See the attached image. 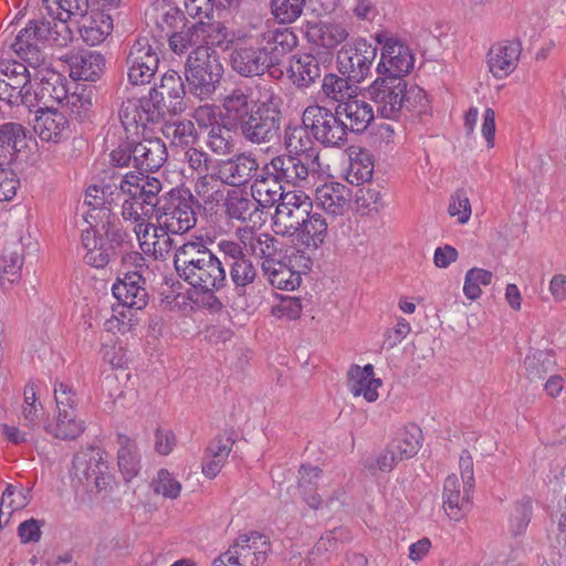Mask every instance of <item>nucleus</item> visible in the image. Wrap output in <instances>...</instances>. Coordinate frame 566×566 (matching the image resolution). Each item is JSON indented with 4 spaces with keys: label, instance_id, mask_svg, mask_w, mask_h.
Wrapping results in <instances>:
<instances>
[{
    "label": "nucleus",
    "instance_id": "53",
    "mask_svg": "<svg viewBox=\"0 0 566 566\" xmlns=\"http://www.w3.org/2000/svg\"><path fill=\"white\" fill-rule=\"evenodd\" d=\"M493 273L481 268H472L465 273L463 293L471 300H478L481 294V285H489L492 282Z\"/></svg>",
    "mask_w": 566,
    "mask_h": 566
},
{
    "label": "nucleus",
    "instance_id": "24",
    "mask_svg": "<svg viewBox=\"0 0 566 566\" xmlns=\"http://www.w3.org/2000/svg\"><path fill=\"white\" fill-rule=\"evenodd\" d=\"M283 145L289 155L306 159L311 164H319V149L310 127L303 123L289 124L284 128Z\"/></svg>",
    "mask_w": 566,
    "mask_h": 566
},
{
    "label": "nucleus",
    "instance_id": "8",
    "mask_svg": "<svg viewBox=\"0 0 566 566\" xmlns=\"http://www.w3.org/2000/svg\"><path fill=\"white\" fill-rule=\"evenodd\" d=\"M73 479L88 493L97 494L111 485L113 476L108 470L105 452L99 448H86L73 458Z\"/></svg>",
    "mask_w": 566,
    "mask_h": 566
},
{
    "label": "nucleus",
    "instance_id": "16",
    "mask_svg": "<svg viewBox=\"0 0 566 566\" xmlns=\"http://www.w3.org/2000/svg\"><path fill=\"white\" fill-rule=\"evenodd\" d=\"M406 81L399 76L377 77L367 90L370 101L376 104L384 118L397 119L403 113Z\"/></svg>",
    "mask_w": 566,
    "mask_h": 566
},
{
    "label": "nucleus",
    "instance_id": "56",
    "mask_svg": "<svg viewBox=\"0 0 566 566\" xmlns=\"http://www.w3.org/2000/svg\"><path fill=\"white\" fill-rule=\"evenodd\" d=\"M305 2L306 0H272V13L281 23H291L302 14Z\"/></svg>",
    "mask_w": 566,
    "mask_h": 566
},
{
    "label": "nucleus",
    "instance_id": "38",
    "mask_svg": "<svg viewBox=\"0 0 566 566\" xmlns=\"http://www.w3.org/2000/svg\"><path fill=\"white\" fill-rule=\"evenodd\" d=\"M293 84L298 88H307L322 76L319 61L313 54H301L290 66Z\"/></svg>",
    "mask_w": 566,
    "mask_h": 566
},
{
    "label": "nucleus",
    "instance_id": "40",
    "mask_svg": "<svg viewBox=\"0 0 566 566\" xmlns=\"http://www.w3.org/2000/svg\"><path fill=\"white\" fill-rule=\"evenodd\" d=\"M228 268L234 293L238 296L247 295L249 289L259 279L258 269L252 260L247 256L240 261H234V263L230 264Z\"/></svg>",
    "mask_w": 566,
    "mask_h": 566
},
{
    "label": "nucleus",
    "instance_id": "32",
    "mask_svg": "<svg viewBox=\"0 0 566 566\" xmlns=\"http://www.w3.org/2000/svg\"><path fill=\"white\" fill-rule=\"evenodd\" d=\"M306 38L316 46L333 50L348 38V31L344 25L335 22H308Z\"/></svg>",
    "mask_w": 566,
    "mask_h": 566
},
{
    "label": "nucleus",
    "instance_id": "39",
    "mask_svg": "<svg viewBox=\"0 0 566 566\" xmlns=\"http://www.w3.org/2000/svg\"><path fill=\"white\" fill-rule=\"evenodd\" d=\"M223 185L221 179L216 176L214 168L212 172L198 177L195 184V192L209 210H213L224 200Z\"/></svg>",
    "mask_w": 566,
    "mask_h": 566
},
{
    "label": "nucleus",
    "instance_id": "31",
    "mask_svg": "<svg viewBox=\"0 0 566 566\" xmlns=\"http://www.w3.org/2000/svg\"><path fill=\"white\" fill-rule=\"evenodd\" d=\"M460 486L455 474L449 475L443 485V509L446 514L454 521H460L465 515L474 492V489L468 491L467 484H463L462 490Z\"/></svg>",
    "mask_w": 566,
    "mask_h": 566
},
{
    "label": "nucleus",
    "instance_id": "60",
    "mask_svg": "<svg viewBox=\"0 0 566 566\" xmlns=\"http://www.w3.org/2000/svg\"><path fill=\"white\" fill-rule=\"evenodd\" d=\"M54 399L57 412H65L72 410L76 412L78 398L73 389V386L67 382H59L54 386Z\"/></svg>",
    "mask_w": 566,
    "mask_h": 566
},
{
    "label": "nucleus",
    "instance_id": "54",
    "mask_svg": "<svg viewBox=\"0 0 566 566\" xmlns=\"http://www.w3.org/2000/svg\"><path fill=\"white\" fill-rule=\"evenodd\" d=\"M281 181H275V178H262L255 180L254 186L252 187L253 193L255 192L259 197L265 195V199H261V206H273L282 201V198L286 196V192L283 191Z\"/></svg>",
    "mask_w": 566,
    "mask_h": 566
},
{
    "label": "nucleus",
    "instance_id": "21",
    "mask_svg": "<svg viewBox=\"0 0 566 566\" xmlns=\"http://www.w3.org/2000/svg\"><path fill=\"white\" fill-rule=\"evenodd\" d=\"M33 130L42 142L59 144L70 135L67 116L52 106L38 107L34 112Z\"/></svg>",
    "mask_w": 566,
    "mask_h": 566
},
{
    "label": "nucleus",
    "instance_id": "49",
    "mask_svg": "<svg viewBox=\"0 0 566 566\" xmlns=\"http://www.w3.org/2000/svg\"><path fill=\"white\" fill-rule=\"evenodd\" d=\"M120 195L140 199L145 203L146 211H157L161 203V198L151 196L148 189H145V184L138 181V175L133 172L126 174L120 180L118 196Z\"/></svg>",
    "mask_w": 566,
    "mask_h": 566
},
{
    "label": "nucleus",
    "instance_id": "1",
    "mask_svg": "<svg viewBox=\"0 0 566 566\" xmlns=\"http://www.w3.org/2000/svg\"><path fill=\"white\" fill-rule=\"evenodd\" d=\"M222 107L245 142L264 145L280 137L281 98L272 85L239 82L224 95Z\"/></svg>",
    "mask_w": 566,
    "mask_h": 566
},
{
    "label": "nucleus",
    "instance_id": "63",
    "mask_svg": "<svg viewBox=\"0 0 566 566\" xmlns=\"http://www.w3.org/2000/svg\"><path fill=\"white\" fill-rule=\"evenodd\" d=\"M153 485L155 493L163 494L165 497L169 499H177L181 491V484L175 480L166 469L158 471Z\"/></svg>",
    "mask_w": 566,
    "mask_h": 566
},
{
    "label": "nucleus",
    "instance_id": "37",
    "mask_svg": "<svg viewBox=\"0 0 566 566\" xmlns=\"http://www.w3.org/2000/svg\"><path fill=\"white\" fill-rule=\"evenodd\" d=\"M24 262L23 247L14 241L3 248L0 260V284L6 289V283L10 285L21 279V269Z\"/></svg>",
    "mask_w": 566,
    "mask_h": 566
},
{
    "label": "nucleus",
    "instance_id": "7",
    "mask_svg": "<svg viewBox=\"0 0 566 566\" xmlns=\"http://www.w3.org/2000/svg\"><path fill=\"white\" fill-rule=\"evenodd\" d=\"M196 200L187 189H171L161 197V203L156 211L160 232L182 234L195 228L197 213Z\"/></svg>",
    "mask_w": 566,
    "mask_h": 566
},
{
    "label": "nucleus",
    "instance_id": "29",
    "mask_svg": "<svg viewBox=\"0 0 566 566\" xmlns=\"http://www.w3.org/2000/svg\"><path fill=\"white\" fill-rule=\"evenodd\" d=\"M337 114L340 119L346 124L345 133L361 134L364 133L374 119L373 107L365 101L358 99L354 96L348 102L337 104Z\"/></svg>",
    "mask_w": 566,
    "mask_h": 566
},
{
    "label": "nucleus",
    "instance_id": "10",
    "mask_svg": "<svg viewBox=\"0 0 566 566\" xmlns=\"http://www.w3.org/2000/svg\"><path fill=\"white\" fill-rule=\"evenodd\" d=\"M158 41L149 34L138 35L126 55L127 76L133 85L149 83L159 65Z\"/></svg>",
    "mask_w": 566,
    "mask_h": 566
},
{
    "label": "nucleus",
    "instance_id": "4",
    "mask_svg": "<svg viewBox=\"0 0 566 566\" xmlns=\"http://www.w3.org/2000/svg\"><path fill=\"white\" fill-rule=\"evenodd\" d=\"M178 275L192 287L223 290L228 285L223 262L203 243L187 242L175 252Z\"/></svg>",
    "mask_w": 566,
    "mask_h": 566
},
{
    "label": "nucleus",
    "instance_id": "48",
    "mask_svg": "<svg viewBox=\"0 0 566 566\" xmlns=\"http://www.w3.org/2000/svg\"><path fill=\"white\" fill-rule=\"evenodd\" d=\"M261 199L244 196L240 192L232 191L226 198V212L231 219L247 221L251 219L252 214L259 211Z\"/></svg>",
    "mask_w": 566,
    "mask_h": 566
},
{
    "label": "nucleus",
    "instance_id": "11",
    "mask_svg": "<svg viewBox=\"0 0 566 566\" xmlns=\"http://www.w3.org/2000/svg\"><path fill=\"white\" fill-rule=\"evenodd\" d=\"M227 36V28L221 22L197 21L174 31L169 35V46L174 53L180 55L193 46L222 45Z\"/></svg>",
    "mask_w": 566,
    "mask_h": 566
},
{
    "label": "nucleus",
    "instance_id": "3",
    "mask_svg": "<svg viewBox=\"0 0 566 566\" xmlns=\"http://www.w3.org/2000/svg\"><path fill=\"white\" fill-rule=\"evenodd\" d=\"M93 212L91 219H86L88 227L81 233V247L85 251L83 261L92 268L104 269L130 245V239L115 213L105 210Z\"/></svg>",
    "mask_w": 566,
    "mask_h": 566
},
{
    "label": "nucleus",
    "instance_id": "23",
    "mask_svg": "<svg viewBox=\"0 0 566 566\" xmlns=\"http://www.w3.org/2000/svg\"><path fill=\"white\" fill-rule=\"evenodd\" d=\"M522 53L520 39L503 40L493 44L488 53V65L495 78L509 76L517 66Z\"/></svg>",
    "mask_w": 566,
    "mask_h": 566
},
{
    "label": "nucleus",
    "instance_id": "34",
    "mask_svg": "<svg viewBox=\"0 0 566 566\" xmlns=\"http://www.w3.org/2000/svg\"><path fill=\"white\" fill-rule=\"evenodd\" d=\"M381 386V380L375 378L374 367L368 364L364 367L353 365L348 370V388L355 396H363L366 401L374 402L378 399L377 389Z\"/></svg>",
    "mask_w": 566,
    "mask_h": 566
},
{
    "label": "nucleus",
    "instance_id": "19",
    "mask_svg": "<svg viewBox=\"0 0 566 566\" xmlns=\"http://www.w3.org/2000/svg\"><path fill=\"white\" fill-rule=\"evenodd\" d=\"M271 551L269 538L259 532L241 534L228 549L231 566H260Z\"/></svg>",
    "mask_w": 566,
    "mask_h": 566
},
{
    "label": "nucleus",
    "instance_id": "2",
    "mask_svg": "<svg viewBox=\"0 0 566 566\" xmlns=\"http://www.w3.org/2000/svg\"><path fill=\"white\" fill-rule=\"evenodd\" d=\"M297 45L289 28L266 29L249 41L238 43L230 53L231 69L242 77L262 76Z\"/></svg>",
    "mask_w": 566,
    "mask_h": 566
},
{
    "label": "nucleus",
    "instance_id": "13",
    "mask_svg": "<svg viewBox=\"0 0 566 566\" xmlns=\"http://www.w3.org/2000/svg\"><path fill=\"white\" fill-rule=\"evenodd\" d=\"M376 55V46L365 39H357L338 51L336 57L338 72L353 83H360L370 74Z\"/></svg>",
    "mask_w": 566,
    "mask_h": 566
},
{
    "label": "nucleus",
    "instance_id": "42",
    "mask_svg": "<svg viewBox=\"0 0 566 566\" xmlns=\"http://www.w3.org/2000/svg\"><path fill=\"white\" fill-rule=\"evenodd\" d=\"M117 443L119 446L117 451L118 468L124 479L128 482L138 474L140 469L137 447L135 441L122 433L117 434Z\"/></svg>",
    "mask_w": 566,
    "mask_h": 566
},
{
    "label": "nucleus",
    "instance_id": "15",
    "mask_svg": "<svg viewBox=\"0 0 566 566\" xmlns=\"http://www.w3.org/2000/svg\"><path fill=\"white\" fill-rule=\"evenodd\" d=\"M29 111L35 107H49L52 103L61 104L69 97V81L62 73L49 66H34Z\"/></svg>",
    "mask_w": 566,
    "mask_h": 566
},
{
    "label": "nucleus",
    "instance_id": "28",
    "mask_svg": "<svg viewBox=\"0 0 566 566\" xmlns=\"http://www.w3.org/2000/svg\"><path fill=\"white\" fill-rule=\"evenodd\" d=\"M153 94L156 93L157 99L160 103H166L168 112L177 114L181 113L185 108L186 86L181 75L174 70L167 71L160 80L158 87L150 88Z\"/></svg>",
    "mask_w": 566,
    "mask_h": 566
},
{
    "label": "nucleus",
    "instance_id": "61",
    "mask_svg": "<svg viewBox=\"0 0 566 566\" xmlns=\"http://www.w3.org/2000/svg\"><path fill=\"white\" fill-rule=\"evenodd\" d=\"M279 241L275 237L270 233L262 232L253 237L250 241V249L253 254L264 259L270 256H276L280 249L277 247Z\"/></svg>",
    "mask_w": 566,
    "mask_h": 566
},
{
    "label": "nucleus",
    "instance_id": "5",
    "mask_svg": "<svg viewBox=\"0 0 566 566\" xmlns=\"http://www.w3.org/2000/svg\"><path fill=\"white\" fill-rule=\"evenodd\" d=\"M72 38L71 29L63 22L44 18L31 20L15 36L12 49L21 59L35 66L42 60L40 50L43 44L51 43L63 48L72 41Z\"/></svg>",
    "mask_w": 566,
    "mask_h": 566
},
{
    "label": "nucleus",
    "instance_id": "9",
    "mask_svg": "<svg viewBox=\"0 0 566 566\" xmlns=\"http://www.w3.org/2000/svg\"><path fill=\"white\" fill-rule=\"evenodd\" d=\"M302 123L310 127L314 139L325 147L343 148L348 142L346 124L337 114V107L332 111L317 104L310 105L303 112Z\"/></svg>",
    "mask_w": 566,
    "mask_h": 566
},
{
    "label": "nucleus",
    "instance_id": "22",
    "mask_svg": "<svg viewBox=\"0 0 566 566\" xmlns=\"http://www.w3.org/2000/svg\"><path fill=\"white\" fill-rule=\"evenodd\" d=\"M146 280L138 271H128L112 286L114 297L125 307L143 310L148 304Z\"/></svg>",
    "mask_w": 566,
    "mask_h": 566
},
{
    "label": "nucleus",
    "instance_id": "14",
    "mask_svg": "<svg viewBox=\"0 0 566 566\" xmlns=\"http://www.w3.org/2000/svg\"><path fill=\"white\" fill-rule=\"evenodd\" d=\"M166 111V103H160L156 93L149 91L148 95L123 101L119 119L126 130L139 127L145 129L149 125L160 123Z\"/></svg>",
    "mask_w": 566,
    "mask_h": 566
},
{
    "label": "nucleus",
    "instance_id": "26",
    "mask_svg": "<svg viewBox=\"0 0 566 566\" xmlns=\"http://www.w3.org/2000/svg\"><path fill=\"white\" fill-rule=\"evenodd\" d=\"M258 168L259 164L255 158L241 154L234 158L218 161L216 176L221 179V182L238 187L249 182Z\"/></svg>",
    "mask_w": 566,
    "mask_h": 566
},
{
    "label": "nucleus",
    "instance_id": "6",
    "mask_svg": "<svg viewBox=\"0 0 566 566\" xmlns=\"http://www.w3.org/2000/svg\"><path fill=\"white\" fill-rule=\"evenodd\" d=\"M223 66L214 50L195 48L187 57L185 76L189 93L201 101L210 98L221 80Z\"/></svg>",
    "mask_w": 566,
    "mask_h": 566
},
{
    "label": "nucleus",
    "instance_id": "41",
    "mask_svg": "<svg viewBox=\"0 0 566 566\" xmlns=\"http://www.w3.org/2000/svg\"><path fill=\"white\" fill-rule=\"evenodd\" d=\"M421 429L417 424H409L399 430L388 444L401 460H406L417 454L421 447Z\"/></svg>",
    "mask_w": 566,
    "mask_h": 566
},
{
    "label": "nucleus",
    "instance_id": "27",
    "mask_svg": "<svg viewBox=\"0 0 566 566\" xmlns=\"http://www.w3.org/2000/svg\"><path fill=\"white\" fill-rule=\"evenodd\" d=\"M352 190L339 182H327L315 191L316 206L332 218L344 216L350 207Z\"/></svg>",
    "mask_w": 566,
    "mask_h": 566
},
{
    "label": "nucleus",
    "instance_id": "64",
    "mask_svg": "<svg viewBox=\"0 0 566 566\" xmlns=\"http://www.w3.org/2000/svg\"><path fill=\"white\" fill-rule=\"evenodd\" d=\"M451 217H457L460 223H467L471 216V203L467 192L463 189H458L451 197L448 208Z\"/></svg>",
    "mask_w": 566,
    "mask_h": 566
},
{
    "label": "nucleus",
    "instance_id": "59",
    "mask_svg": "<svg viewBox=\"0 0 566 566\" xmlns=\"http://www.w3.org/2000/svg\"><path fill=\"white\" fill-rule=\"evenodd\" d=\"M532 517V503L530 500H523L521 502H517L512 512H511V518H510V527L513 535H520L522 534L528 523L531 522Z\"/></svg>",
    "mask_w": 566,
    "mask_h": 566
},
{
    "label": "nucleus",
    "instance_id": "18",
    "mask_svg": "<svg viewBox=\"0 0 566 566\" xmlns=\"http://www.w3.org/2000/svg\"><path fill=\"white\" fill-rule=\"evenodd\" d=\"M313 203L302 191H287L276 205L273 217L277 233L294 237L304 220L308 217Z\"/></svg>",
    "mask_w": 566,
    "mask_h": 566
},
{
    "label": "nucleus",
    "instance_id": "20",
    "mask_svg": "<svg viewBox=\"0 0 566 566\" xmlns=\"http://www.w3.org/2000/svg\"><path fill=\"white\" fill-rule=\"evenodd\" d=\"M321 169V164H311L292 155H280L271 159L265 166L269 175L275 178V181L285 182L292 186H304L311 174Z\"/></svg>",
    "mask_w": 566,
    "mask_h": 566
},
{
    "label": "nucleus",
    "instance_id": "62",
    "mask_svg": "<svg viewBox=\"0 0 566 566\" xmlns=\"http://www.w3.org/2000/svg\"><path fill=\"white\" fill-rule=\"evenodd\" d=\"M136 142L126 137L109 154L111 163L115 167H134V157H136Z\"/></svg>",
    "mask_w": 566,
    "mask_h": 566
},
{
    "label": "nucleus",
    "instance_id": "57",
    "mask_svg": "<svg viewBox=\"0 0 566 566\" xmlns=\"http://www.w3.org/2000/svg\"><path fill=\"white\" fill-rule=\"evenodd\" d=\"M403 111L410 114L422 115L429 109L427 93L417 85H411L403 91Z\"/></svg>",
    "mask_w": 566,
    "mask_h": 566
},
{
    "label": "nucleus",
    "instance_id": "51",
    "mask_svg": "<svg viewBox=\"0 0 566 566\" xmlns=\"http://www.w3.org/2000/svg\"><path fill=\"white\" fill-rule=\"evenodd\" d=\"M64 101H66V105L77 120L86 122L91 119L93 113L92 90L82 86L72 94L69 93V97H65Z\"/></svg>",
    "mask_w": 566,
    "mask_h": 566
},
{
    "label": "nucleus",
    "instance_id": "58",
    "mask_svg": "<svg viewBox=\"0 0 566 566\" xmlns=\"http://www.w3.org/2000/svg\"><path fill=\"white\" fill-rule=\"evenodd\" d=\"M400 461L402 460L387 444L378 454L368 457L364 467L371 473L376 471L390 472Z\"/></svg>",
    "mask_w": 566,
    "mask_h": 566
},
{
    "label": "nucleus",
    "instance_id": "50",
    "mask_svg": "<svg viewBox=\"0 0 566 566\" xmlns=\"http://www.w3.org/2000/svg\"><path fill=\"white\" fill-rule=\"evenodd\" d=\"M555 359L552 353L536 349L524 359L526 376L531 381L543 380L554 369Z\"/></svg>",
    "mask_w": 566,
    "mask_h": 566
},
{
    "label": "nucleus",
    "instance_id": "55",
    "mask_svg": "<svg viewBox=\"0 0 566 566\" xmlns=\"http://www.w3.org/2000/svg\"><path fill=\"white\" fill-rule=\"evenodd\" d=\"M355 203L357 210H368L378 212L382 207V193L379 186L371 184L363 185L355 193Z\"/></svg>",
    "mask_w": 566,
    "mask_h": 566
},
{
    "label": "nucleus",
    "instance_id": "17",
    "mask_svg": "<svg viewBox=\"0 0 566 566\" xmlns=\"http://www.w3.org/2000/svg\"><path fill=\"white\" fill-rule=\"evenodd\" d=\"M375 40L382 45L380 62L378 63V73L386 76L402 77L410 72L415 64V56L411 49L405 41L387 33H377Z\"/></svg>",
    "mask_w": 566,
    "mask_h": 566
},
{
    "label": "nucleus",
    "instance_id": "47",
    "mask_svg": "<svg viewBox=\"0 0 566 566\" xmlns=\"http://www.w3.org/2000/svg\"><path fill=\"white\" fill-rule=\"evenodd\" d=\"M346 76L334 73L325 74L322 81V94L337 104L348 102L355 96L356 87Z\"/></svg>",
    "mask_w": 566,
    "mask_h": 566
},
{
    "label": "nucleus",
    "instance_id": "44",
    "mask_svg": "<svg viewBox=\"0 0 566 566\" xmlns=\"http://www.w3.org/2000/svg\"><path fill=\"white\" fill-rule=\"evenodd\" d=\"M322 475L318 467L302 464L298 469L297 489L303 501L314 510H317L322 503L321 495L316 492L317 481Z\"/></svg>",
    "mask_w": 566,
    "mask_h": 566
},
{
    "label": "nucleus",
    "instance_id": "45",
    "mask_svg": "<svg viewBox=\"0 0 566 566\" xmlns=\"http://www.w3.org/2000/svg\"><path fill=\"white\" fill-rule=\"evenodd\" d=\"M46 4L51 21L63 22L67 20L80 19L88 12V0H43Z\"/></svg>",
    "mask_w": 566,
    "mask_h": 566
},
{
    "label": "nucleus",
    "instance_id": "33",
    "mask_svg": "<svg viewBox=\"0 0 566 566\" xmlns=\"http://www.w3.org/2000/svg\"><path fill=\"white\" fill-rule=\"evenodd\" d=\"M134 168L140 171H156L167 160V148L159 138H148L136 142Z\"/></svg>",
    "mask_w": 566,
    "mask_h": 566
},
{
    "label": "nucleus",
    "instance_id": "36",
    "mask_svg": "<svg viewBox=\"0 0 566 566\" xmlns=\"http://www.w3.org/2000/svg\"><path fill=\"white\" fill-rule=\"evenodd\" d=\"M104 62V56L96 52L72 54L67 59L70 76L76 81L95 82L103 73Z\"/></svg>",
    "mask_w": 566,
    "mask_h": 566
},
{
    "label": "nucleus",
    "instance_id": "43",
    "mask_svg": "<svg viewBox=\"0 0 566 566\" xmlns=\"http://www.w3.org/2000/svg\"><path fill=\"white\" fill-rule=\"evenodd\" d=\"M84 421L78 419L75 411L57 412L56 420L45 426V431L56 439L74 440L84 432Z\"/></svg>",
    "mask_w": 566,
    "mask_h": 566
},
{
    "label": "nucleus",
    "instance_id": "35",
    "mask_svg": "<svg viewBox=\"0 0 566 566\" xmlns=\"http://www.w3.org/2000/svg\"><path fill=\"white\" fill-rule=\"evenodd\" d=\"M328 222L318 211L313 208L300 230L295 233L297 242L307 250L321 248L328 234Z\"/></svg>",
    "mask_w": 566,
    "mask_h": 566
},
{
    "label": "nucleus",
    "instance_id": "46",
    "mask_svg": "<svg viewBox=\"0 0 566 566\" xmlns=\"http://www.w3.org/2000/svg\"><path fill=\"white\" fill-rule=\"evenodd\" d=\"M163 134L172 146L189 148L198 140V133L193 122L189 119H177L167 122L163 127Z\"/></svg>",
    "mask_w": 566,
    "mask_h": 566
},
{
    "label": "nucleus",
    "instance_id": "30",
    "mask_svg": "<svg viewBox=\"0 0 566 566\" xmlns=\"http://www.w3.org/2000/svg\"><path fill=\"white\" fill-rule=\"evenodd\" d=\"M113 17L104 11L91 10L76 20L83 41L91 45L102 43L113 31Z\"/></svg>",
    "mask_w": 566,
    "mask_h": 566
},
{
    "label": "nucleus",
    "instance_id": "25",
    "mask_svg": "<svg viewBox=\"0 0 566 566\" xmlns=\"http://www.w3.org/2000/svg\"><path fill=\"white\" fill-rule=\"evenodd\" d=\"M32 140L30 130L19 123L0 125V166H11L18 154L25 151Z\"/></svg>",
    "mask_w": 566,
    "mask_h": 566
},
{
    "label": "nucleus",
    "instance_id": "12",
    "mask_svg": "<svg viewBox=\"0 0 566 566\" xmlns=\"http://www.w3.org/2000/svg\"><path fill=\"white\" fill-rule=\"evenodd\" d=\"M33 74L28 66L18 61L0 63V101L10 106L31 104Z\"/></svg>",
    "mask_w": 566,
    "mask_h": 566
},
{
    "label": "nucleus",
    "instance_id": "52",
    "mask_svg": "<svg viewBox=\"0 0 566 566\" xmlns=\"http://www.w3.org/2000/svg\"><path fill=\"white\" fill-rule=\"evenodd\" d=\"M207 146L214 154H230L233 148L230 129L218 120H214L213 124L209 125L207 133Z\"/></svg>",
    "mask_w": 566,
    "mask_h": 566
}]
</instances>
